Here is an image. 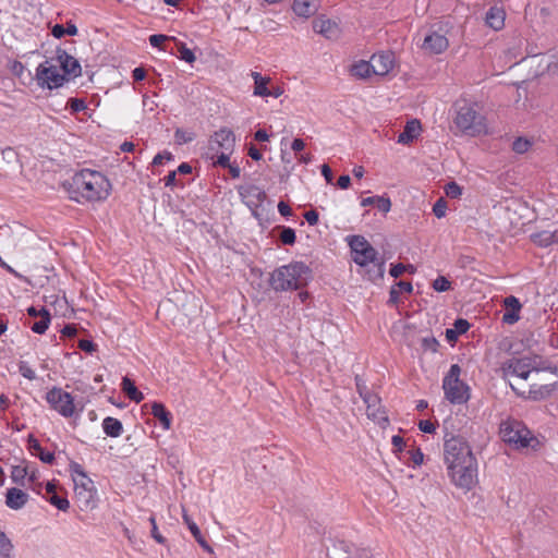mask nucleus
<instances>
[{
  "label": "nucleus",
  "instance_id": "1",
  "mask_svg": "<svg viewBox=\"0 0 558 558\" xmlns=\"http://www.w3.org/2000/svg\"><path fill=\"white\" fill-rule=\"evenodd\" d=\"M444 462L453 485L470 490L477 480V460L469 442L461 435L444 436Z\"/></svg>",
  "mask_w": 558,
  "mask_h": 558
},
{
  "label": "nucleus",
  "instance_id": "2",
  "mask_svg": "<svg viewBox=\"0 0 558 558\" xmlns=\"http://www.w3.org/2000/svg\"><path fill=\"white\" fill-rule=\"evenodd\" d=\"M111 191V183L99 171L83 169L76 172L71 180L69 193L71 198L81 203L101 202L107 199Z\"/></svg>",
  "mask_w": 558,
  "mask_h": 558
},
{
  "label": "nucleus",
  "instance_id": "3",
  "mask_svg": "<svg viewBox=\"0 0 558 558\" xmlns=\"http://www.w3.org/2000/svg\"><path fill=\"white\" fill-rule=\"evenodd\" d=\"M312 279V269L304 262H291L276 268L268 279L269 287L276 292L301 290Z\"/></svg>",
  "mask_w": 558,
  "mask_h": 558
},
{
  "label": "nucleus",
  "instance_id": "4",
  "mask_svg": "<svg viewBox=\"0 0 558 558\" xmlns=\"http://www.w3.org/2000/svg\"><path fill=\"white\" fill-rule=\"evenodd\" d=\"M501 439L513 446L515 449L532 448L536 449L539 445L538 439L517 420H509L500 424Z\"/></svg>",
  "mask_w": 558,
  "mask_h": 558
},
{
  "label": "nucleus",
  "instance_id": "5",
  "mask_svg": "<svg viewBox=\"0 0 558 558\" xmlns=\"http://www.w3.org/2000/svg\"><path fill=\"white\" fill-rule=\"evenodd\" d=\"M454 124L461 132L471 136L480 135L485 131L484 117L473 105L466 102L458 107Z\"/></svg>",
  "mask_w": 558,
  "mask_h": 558
},
{
  "label": "nucleus",
  "instance_id": "6",
  "mask_svg": "<svg viewBox=\"0 0 558 558\" xmlns=\"http://www.w3.org/2000/svg\"><path fill=\"white\" fill-rule=\"evenodd\" d=\"M461 367L458 364H452L448 374L442 380V388L446 399L453 404L465 403L469 398V386L460 380Z\"/></svg>",
  "mask_w": 558,
  "mask_h": 558
},
{
  "label": "nucleus",
  "instance_id": "7",
  "mask_svg": "<svg viewBox=\"0 0 558 558\" xmlns=\"http://www.w3.org/2000/svg\"><path fill=\"white\" fill-rule=\"evenodd\" d=\"M349 245L354 263L361 267H368L371 263H376L380 258L378 252L362 235H352Z\"/></svg>",
  "mask_w": 558,
  "mask_h": 558
},
{
  "label": "nucleus",
  "instance_id": "8",
  "mask_svg": "<svg viewBox=\"0 0 558 558\" xmlns=\"http://www.w3.org/2000/svg\"><path fill=\"white\" fill-rule=\"evenodd\" d=\"M35 80L41 88H59L69 81L65 74H61L56 65L49 63L48 60L38 64L35 73Z\"/></svg>",
  "mask_w": 558,
  "mask_h": 558
},
{
  "label": "nucleus",
  "instance_id": "9",
  "mask_svg": "<svg viewBox=\"0 0 558 558\" xmlns=\"http://www.w3.org/2000/svg\"><path fill=\"white\" fill-rule=\"evenodd\" d=\"M46 401L50 408L63 417H71L74 414V398L62 388L53 387L46 393Z\"/></svg>",
  "mask_w": 558,
  "mask_h": 558
},
{
  "label": "nucleus",
  "instance_id": "10",
  "mask_svg": "<svg viewBox=\"0 0 558 558\" xmlns=\"http://www.w3.org/2000/svg\"><path fill=\"white\" fill-rule=\"evenodd\" d=\"M74 493L75 502L82 511L93 510L97 507V489L92 480L87 485L86 482H78L77 478H74Z\"/></svg>",
  "mask_w": 558,
  "mask_h": 558
},
{
  "label": "nucleus",
  "instance_id": "11",
  "mask_svg": "<svg viewBox=\"0 0 558 558\" xmlns=\"http://www.w3.org/2000/svg\"><path fill=\"white\" fill-rule=\"evenodd\" d=\"M531 357H512L502 363L501 369L505 375H515L522 379H527L532 369H534Z\"/></svg>",
  "mask_w": 558,
  "mask_h": 558
},
{
  "label": "nucleus",
  "instance_id": "12",
  "mask_svg": "<svg viewBox=\"0 0 558 558\" xmlns=\"http://www.w3.org/2000/svg\"><path fill=\"white\" fill-rule=\"evenodd\" d=\"M57 60L60 63V68L62 69L63 73L65 74V77L75 78L81 76L82 74V66L74 57L69 54L65 50L61 48H57L56 50Z\"/></svg>",
  "mask_w": 558,
  "mask_h": 558
},
{
  "label": "nucleus",
  "instance_id": "13",
  "mask_svg": "<svg viewBox=\"0 0 558 558\" xmlns=\"http://www.w3.org/2000/svg\"><path fill=\"white\" fill-rule=\"evenodd\" d=\"M366 404V413L368 418L377 422L379 425L384 426L388 423V416L386 415V411L381 407V400L376 393H372L363 399Z\"/></svg>",
  "mask_w": 558,
  "mask_h": 558
},
{
  "label": "nucleus",
  "instance_id": "14",
  "mask_svg": "<svg viewBox=\"0 0 558 558\" xmlns=\"http://www.w3.org/2000/svg\"><path fill=\"white\" fill-rule=\"evenodd\" d=\"M449 46L447 37L436 31H432L424 38L422 48L430 54H439Z\"/></svg>",
  "mask_w": 558,
  "mask_h": 558
},
{
  "label": "nucleus",
  "instance_id": "15",
  "mask_svg": "<svg viewBox=\"0 0 558 558\" xmlns=\"http://www.w3.org/2000/svg\"><path fill=\"white\" fill-rule=\"evenodd\" d=\"M373 73L379 76L387 75L393 68L395 56L390 51L374 53L371 58Z\"/></svg>",
  "mask_w": 558,
  "mask_h": 558
},
{
  "label": "nucleus",
  "instance_id": "16",
  "mask_svg": "<svg viewBox=\"0 0 558 558\" xmlns=\"http://www.w3.org/2000/svg\"><path fill=\"white\" fill-rule=\"evenodd\" d=\"M211 141L217 144L223 151L233 153L235 146V135L232 130L228 128H221L216 131L211 136Z\"/></svg>",
  "mask_w": 558,
  "mask_h": 558
},
{
  "label": "nucleus",
  "instance_id": "17",
  "mask_svg": "<svg viewBox=\"0 0 558 558\" xmlns=\"http://www.w3.org/2000/svg\"><path fill=\"white\" fill-rule=\"evenodd\" d=\"M313 29L326 37L327 39H333L339 36L340 29L336 22L331 20L317 17L313 21Z\"/></svg>",
  "mask_w": 558,
  "mask_h": 558
},
{
  "label": "nucleus",
  "instance_id": "18",
  "mask_svg": "<svg viewBox=\"0 0 558 558\" xmlns=\"http://www.w3.org/2000/svg\"><path fill=\"white\" fill-rule=\"evenodd\" d=\"M46 494L44 498L54 506L60 511H68L70 508V502L66 497L60 496L57 493V486L52 482H47L45 486Z\"/></svg>",
  "mask_w": 558,
  "mask_h": 558
},
{
  "label": "nucleus",
  "instance_id": "19",
  "mask_svg": "<svg viewBox=\"0 0 558 558\" xmlns=\"http://www.w3.org/2000/svg\"><path fill=\"white\" fill-rule=\"evenodd\" d=\"M28 498V494L24 490L16 487H11L7 490L5 494V505L12 510H20L27 504Z\"/></svg>",
  "mask_w": 558,
  "mask_h": 558
},
{
  "label": "nucleus",
  "instance_id": "20",
  "mask_svg": "<svg viewBox=\"0 0 558 558\" xmlns=\"http://www.w3.org/2000/svg\"><path fill=\"white\" fill-rule=\"evenodd\" d=\"M320 5V0H294L292 9L298 16L310 17L314 15Z\"/></svg>",
  "mask_w": 558,
  "mask_h": 558
},
{
  "label": "nucleus",
  "instance_id": "21",
  "mask_svg": "<svg viewBox=\"0 0 558 558\" xmlns=\"http://www.w3.org/2000/svg\"><path fill=\"white\" fill-rule=\"evenodd\" d=\"M421 131V122L417 119L408 121L404 125L403 131L398 135L399 144H410L417 138Z\"/></svg>",
  "mask_w": 558,
  "mask_h": 558
},
{
  "label": "nucleus",
  "instance_id": "22",
  "mask_svg": "<svg viewBox=\"0 0 558 558\" xmlns=\"http://www.w3.org/2000/svg\"><path fill=\"white\" fill-rule=\"evenodd\" d=\"M27 448L29 451L35 453L41 462L47 464H53L54 463V453L50 451H46L39 441L34 437L33 434H29L27 437Z\"/></svg>",
  "mask_w": 558,
  "mask_h": 558
},
{
  "label": "nucleus",
  "instance_id": "23",
  "mask_svg": "<svg viewBox=\"0 0 558 558\" xmlns=\"http://www.w3.org/2000/svg\"><path fill=\"white\" fill-rule=\"evenodd\" d=\"M183 521L187 525L190 532L194 536L195 541L199 544V546L205 551H207L209 554H213L214 553L213 547L208 544L206 538L203 536V534H202L199 527L197 526V524L185 513V511L183 512Z\"/></svg>",
  "mask_w": 558,
  "mask_h": 558
},
{
  "label": "nucleus",
  "instance_id": "24",
  "mask_svg": "<svg viewBox=\"0 0 558 558\" xmlns=\"http://www.w3.org/2000/svg\"><path fill=\"white\" fill-rule=\"evenodd\" d=\"M505 17H506V13H505L504 9L497 8V7H492L486 12L485 21L489 27H492L495 31H499L505 25Z\"/></svg>",
  "mask_w": 558,
  "mask_h": 558
},
{
  "label": "nucleus",
  "instance_id": "25",
  "mask_svg": "<svg viewBox=\"0 0 558 558\" xmlns=\"http://www.w3.org/2000/svg\"><path fill=\"white\" fill-rule=\"evenodd\" d=\"M151 414L160 422L163 429H170L172 414L166 409L161 402H154L151 404Z\"/></svg>",
  "mask_w": 558,
  "mask_h": 558
},
{
  "label": "nucleus",
  "instance_id": "26",
  "mask_svg": "<svg viewBox=\"0 0 558 558\" xmlns=\"http://www.w3.org/2000/svg\"><path fill=\"white\" fill-rule=\"evenodd\" d=\"M361 206H376L377 209L384 214H387L391 209V201L387 196H369L361 201Z\"/></svg>",
  "mask_w": 558,
  "mask_h": 558
},
{
  "label": "nucleus",
  "instance_id": "27",
  "mask_svg": "<svg viewBox=\"0 0 558 558\" xmlns=\"http://www.w3.org/2000/svg\"><path fill=\"white\" fill-rule=\"evenodd\" d=\"M104 433L112 438L120 437L123 433V425L121 421L116 417L107 416L102 421Z\"/></svg>",
  "mask_w": 558,
  "mask_h": 558
},
{
  "label": "nucleus",
  "instance_id": "28",
  "mask_svg": "<svg viewBox=\"0 0 558 558\" xmlns=\"http://www.w3.org/2000/svg\"><path fill=\"white\" fill-rule=\"evenodd\" d=\"M121 389L130 400L136 403L141 402L144 399V395L137 389L134 380L126 376L122 378Z\"/></svg>",
  "mask_w": 558,
  "mask_h": 558
},
{
  "label": "nucleus",
  "instance_id": "29",
  "mask_svg": "<svg viewBox=\"0 0 558 558\" xmlns=\"http://www.w3.org/2000/svg\"><path fill=\"white\" fill-rule=\"evenodd\" d=\"M254 78V95L260 97L269 96V87L267 86L269 77L262 76L258 72H252Z\"/></svg>",
  "mask_w": 558,
  "mask_h": 558
},
{
  "label": "nucleus",
  "instance_id": "30",
  "mask_svg": "<svg viewBox=\"0 0 558 558\" xmlns=\"http://www.w3.org/2000/svg\"><path fill=\"white\" fill-rule=\"evenodd\" d=\"M555 390V385L531 386L529 390V399L538 401L548 398Z\"/></svg>",
  "mask_w": 558,
  "mask_h": 558
},
{
  "label": "nucleus",
  "instance_id": "31",
  "mask_svg": "<svg viewBox=\"0 0 558 558\" xmlns=\"http://www.w3.org/2000/svg\"><path fill=\"white\" fill-rule=\"evenodd\" d=\"M40 312H41L40 319L29 326L32 331L35 333H38V335L45 333L49 327L50 322H51L50 312L45 306L40 307Z\"/></svg>",
  "mask_w": 558,
  "mask_h": 558
},
{
  "label": "nucleus",
  "instance_id": "32",
  "mask_svg": "<svg viewBox=\"0 0 558 558\" xmlns=\"http://www.w3.org/2000/svg\"><path fill=\"white\" fill-rule=\"evenodd\" d=\"M373 73V63L371 61H359L351 68V74L359 78H367Z\"/></svg>",
  "mask_w": 558,
  "mask_h": 558
},
{
  "label": "nucleus",
  "instance_id": "33",
  "mask_svg": "<svg viewBox=\"0 0 558 558\" xmlns=\"http://www.w3.org/2000/svg\"><path fill=\"white\" fill-rule=\"evenodd\" d=\"M531 240L534 244L541 246V247H548L555 242V233L544 230L537 233H533L531 235Z\"/></svg>",
  "mask_w": 558,
  "mask_h": 558
},
{
  "label": "nucleus",
  "instance_id": "34",
  "mask_svg": "<svg viewBox=\"0 0 558 558\" xmlns=\"http://www.w3.org/2000/svg\"><path fill=\"white\" fill-rule=\"evenodd\" d=\"M275 230L279 231V240L283 245H294L296 242L295 230L291 227L277 226Z\"/></svg>",
  "mask_w": 558,
  "mask_h": 558
},
{
  "label": "nucleus",
  "instance_id": "35",
  "mask_svg": "<svg viewBox=\"0 0 558 558\" xmlns=\"http://www.w3.org/2000/svg\"><path fill=\"white\" fill-rule=\"evenodd\" d=\"M366 270V275L371 281H375L378 279H383L385 274V260L383 258H379L376 260V263H371Z\"/></svg>",
  "mask_w": 558,
  "mask_h": 558
},
{
  "label": "nucleus",
  "instance_id": "36",
  "mask_svg": "<svg viewBox=\"0 0 558 558\" xmlns=\"http://www.w3.org/2000/svg\"><path fill=\"white\" fill-rule=\"evenodd\" d=\"M28 475V468L22 466V465H14L12 466L11 471V478L12 482L24 486L25 485V477Z\"/></svg>",
  "mask_w": 558,
  "mask_h": 558
},
{
  "label": "nucleus",
  "instance_id": "37",
  "mask_svg": "<svg viewBox=\"0 0 558 558\" xmlns=\"http://www.w3.org/2000/svg\"><path fill=\"white\" fill-rule=\"evenodd\" d=\"M69 471L73 480L77 478L78 482H86V484L89 485L90 478L86 475L83 466L80 463L72 461L69 465Z\"/></svg>",
  "mask_w": 558,
  "mask_h": 558
},
{
  "label": "nucleus",
  "instance_id": "38",
  "mask_svg": "<svg viewBox=\"0 0 558 558\" xmlns=\"http://www.w3.org/2000/svg\"><path fill=\"white\" fill-rule=\"evenodd\" d=\"M239 194L241 196H246V195H254L257 201L259 202H264L266 199V192L264 190H260L259 187L255 186V185H250L247 186L246 189H243L242 186L239 189Z\"/></svg>",
  "mask_w": 558,
  "mask_h": 558
},
{
  "label": "nucleus",
  "instance_id": "39",
  "mask_svg": "<svg viewBox=\"0 0 558 558\" xmlns=\"http://www.w3.org/2000/svg\"><path fill=\"white\" fill-rule=\"evenodd\" d=\"M12 548L11 541L0 531V558H11Z\"/></svg>",
  "mask_w": 558,
  "mask_h": 558
},
{
  "label": "nucleus",
  "instance_id": "40",
  "mask_svg": "<svg viewBox=\"0 0 558 558\" xmlns=\"http://www.w3.org/2000/svg\"><path fill=\"white\" fill-rule=\"evenodd\" d=\"M178 51H179V58L187 63H193L195 61V54L194 52L186 47V45L182 41L177 43Z\"/></svg>",
  "mask_w": 558,
  "mask_h": 558
},
{
  "label": "nucleus",
  "instance_id": "41",
  "mask_svg": "<svg viewBox=\"0 0 558 558\" xmlns=\"http://www.w3.org/2000/svg\"><path fill=\"white\" fill-rule=\"evenodd\" d=\"M66 105L72 113H77V112H81V111L87 109L86 101L82 98H76V97L69 98Z\"/></svg>",
  "mask_w": 558,
  "mask_h": 558
},
{
  "label": "nucleus",
  "instance_id": "42",
  "mask_svg": "<svg viewBox=\"0 0 558 558\" xmlns=\"http://www.w3.org/2000/svg\"><path fill=\"white\" fill-rule=\"evenodd\" d=\"M437 292H446L451 289V282L444 276H438L432 284Z\"/></svg>",
  "mask_w": 558,
  "mask_h": 558
},
{
  "label": "nucleus",
  "instance_id": "43",
  "mask_svg": "<svg viewBox=\"0 0 558 558\" xmlns=\"http://www.w3.org/2000/svg\"><path fill=\"white\" fill-rule=\"evenodd\" d=\"M530 146V141L523 137H517L512 143V150L517 154H524L529 150Z\"/></svg>",
  "mask_w": 558,
  "mask_h": 558
},
{
  "label": "nucleus",
  "instance_id": "44",
  "mask_svg": "<svg viewBox=\"0 0 558 558\" xmlns=\"http://www.w3.org/2000/svg\"><path fill=\"white\" fill-rule=\"evenodd\" d=\"M445 193L450 198H458L462 195V187L454 181L446 184Z\"/></svg>",
  "mask_w": 558,
  "mask_h": 558
},
{
  "label": "nucleus",
  "instance_id": "45",
  "mask_svg": "<svg viewBox=\"0 0 558 558\" xmlns=\"http://www.w3.org/2000/svg\"><path fill=\"white\" fill-rule=\"evenodd\" d=\"M424 351L437 352L439 342L435 337H424L421 341Z\"/></svg>",
  "mask_w": 558,
  "mask_h": 558
},
{
  "label": "nucleus",
  "instance_id": "46",
  "mask_svg": "<svg viewBox=\"0 0 558 558\" xmlns=\"http://www.w3.org/2000/svg\"><path fill=\"white\" fill-rule=\"evenodd\" d=\"M195 138L194 133H187L182 129H177L174 132V140L178 144L190 143Z\"/></svg>",
  "mask_w": 558,
  "mask_h": 558
},
{
  "label": "nucleus",
  "instance_id": "47",
  "mask_svg": "<svg viewBox=\"0 0 558 558\" xmlns=\"http://www.w3.org/2000/svg\"><path fill=\"white\" fill-rule=\"evenodd\" d=\"M230 155L231 154H229V151H226V150L223 151L222 150L221 154L216 157V159H214V157L211 158L213 159V166L226 169L231 163Z\"/></svg>",
  "mask_w": 558,
  "mask_h": 558
},
{
  "label": "nucleus",
  "instance_id": "48",
  "mask_svg": "<svg viewBox=\"0 0 558 558\" xmlns=\"http://www.w3.org/2000/svg\"><path fill=\"white\" fill-rule=\"evenodd\" d=\"M409 454H410V460L413 464V468L420 466L423 463L424 453L422 452V450L418 447L412 448L411 450H409Z\"/></svg>",
  "mask_w": 558,
  "mask_h": 558
},
{
  "label": "nucleus",
  "instance_id": "49",
  "mask_svg": "<svg viewBox=\"0 0 558 558\" xmlns=\"http://www.w3.org/2000/svg\"><path fill=\"white\" fill-rule=\"evenodd\" d=\"M355 386L356 391L359 392L360 397L365 399L367 396H371L373 392L367 388L365 381L359 376H355Z\"/></svg>",
  "mask_w": 558,
  "mask_h": 558
},
{
  "label": "nucleus",
  "instance_id": "50",
  "mask_svg": "<svg viewBox=\"0 0 558 558\" xmlns=\"http://www.w3.org/2000/svg\"><path fill=\"white\" fill-rule=\"evenodd\" d=\"M9 69L11 71V73L19 77V78H22L24 72H25V66L24 64L21 62V61H17V60H12L9 62Z\"/></svg>",
  "mask_w": 558,
  "mask_h": 558
},
{
  "label": "nucleus",
  "instance_id": "51",
  "mask_svg": "<svg viewBox=\"0 0 558 558\" xmlns=\"http://www.w3.org/2000/svg\"><path fill=\"white\" fill-rule=\"evenodd\" d=\"M446 210H447V202L442 197L438 198L433 206L434 215L437 218H441L446 215Z\"/></svg>",
  "mask_w": 558,
  "mask_h": 558
},
{
  "label": "nucleus",
  "instance_id": "52",
  "mask_svg": "<svg viewBox=\"0 0 558 558\" xmlns=\"http://www.w3.org/2000/svg\"><path fill=\"white\" fill-rule=\"evenodd\" d=\"M19 372L28 380H34L36 378L35 372L31 368L27 362L21 361L19 363Z\"/></svg>",
  "mask_w": 558,
  "mask_h": 558
},
{
  "label": "nucleus",
  "instance_id": "53",
  "mask_svg": "<svg viewBox=\"0 0 558 558\" xmlns=\"http://www.w3.org/2000/svg\"><path fill=\"white\" fill-rule=\"evenodd\" d=\"M504 304L507 308H509L508 311L520 312L522 307L519 299L513 295L505 298Z\"/></svg>",
  "mask_w": 558,
  "mask_h": 558
},
{
  "label": "nucleus",
  "instance_id": "54",
  "mask_svg": "<svg viewBox=\"0 0 558 558\" xmlns=\"http://www.w3.org/2000/svg\"><path fill=\"white\" fill-rule=\"evenodd\" d=\"M470 327V323L464 318H457L453 323V329L459 333V336L465 333Z\"/></svg>",
  "mask_w": 558,
  "mask_h": 558
},
{
  "label": "nucleus",
  "instance_id": "55",
  "mask_svg": "<svg viewBox=\"0 0 558 558\" xmlns=\"http://www.w3.org/2000/svg\"><path fill=\"white\" fill-rule=\"evenodd\" d=\"M77 347L86 353H93L97 349V345L94 343V341L88 339L78 340Z\"/></svg>",
  "mask_w": 558,
  "mask_h": 558
},
{
  "label": "nucleus",
  "instance_id": "56",
  "mask_svg": "<svg viewBox=\"0 0 558 558\" xmlns=\"http://www.w3.org/2000/svg\"><path fill=\"white\" fill-rule=\"evenodd\" d=\"M174 156L170 153V151H162V153H158L154 159H153V165L154 166H159V165H162L165 160L167 161H170V160H173Z\"/></svg>",
  "mask_w": 558,
  "mask_h": 558
},
{
  "label": "nucleus",
  "instance_id": "57",
  "mask_svg": "<svg viewBox=\"0 0 558 558\" xmlns=\"http://www.w3.org/2000/svg\"><path fill=\"white\" fill-rule=\"evenodd\" d=\"M418 428L420 430H422L423 433H426V434H432L435 432L436 429V424L433 423L432 421L429 420H422L420 421L418 423Z\"/></svg>",
  "mask_w": 558,
  "mask_h": 558
},
{
  "label": "nucleus",
  "instance_id": "58",
  "mask_svg": "<svg viewBox=\"0 0 558 558\" xmlns=\"http://www.w3.org/2000/svg\"><path fill=\"white\" fill-rule=\"evenodd\" d=\"M168 39L169 37L167 35L154 34L149 36V44L155 48H159L161 44Z\"/></svg>",
  "mask_w": 558,
  "mask_h": 558
},
{
  "label": "nucleus",
  "instance_id": "59",
  "mask_svg": "<svg viewBox=\"0 0 558 558\" xmlns=\"http://www.w3.org/2000/svg\"><path fill=\"white\" fill-rule=\"evenodd\" d=\"M407 270V266L401 264V263H398V264H392L391 267H390V270H389V274L391 277L393 278H398L400 277L404 271Z\"/></svg>",
  "mask_w": 558,
  "mask_h": 558
},
{
  "label": "nucleus",
  "instance_id": "60",
  "mask_svg": "<svg viewBox=\"0 0 558 558\" xmlns=\"http://www.w3.org/2000/svg\"><path fill=\"white\" fill-rule=\"evenodd\" d=\"M520 312L507 311L502 316V322L506 324H514L520 319Z\"/></svg>",
  "mask_w": 558,
  "mask_h": 558
},
{
  "label": "nucleus",
  "instance_id": "61",
  "mask_svg": "<svg viewBox=\"0 0 558 558\" xmlns=\"http://www.w3.org/2000/svg\"><path fill=\"white\" fill-rule=\"evenodd\" d=\"M304 218L310 226H316L319 220V215L315 209H312L304 214Z\"/></svg>",
  "mask_w": 558,
  "mask_h": 558
},
{
  "label": "nucleus",
  "instance_id": "62",
  "mask_svg": "<svg viewBox=\"0 0 558 558\" xmlns=\"http://www.w3.org/2000/svg\"><path fill=\"white\" fill-rule=\"evenodd\" d=\"M399 302H400V291L395 286H392L390 289V292H389L388 304L396 306L399 304Z\"/></svg>",
  "mask_w": 558,
  "mask_h": 558
},
{
  "label": "nucleus",
  "instance_id": "63",
  "mask_svg": "<svg viewBox=\"0 0 558 558\" xmlns=\"http://www.w3.org/2000/svg\"><path fill=\"white\" fill-rule=\"evenodd\" d=\"M391 444L396 452H401L404 447V439L399 435H395L391 438Z\"/></svg>",
  "mask_w": 558,
  "mask_h": 558
},
{
  "label": "nucleus",
  "instance_id": "64",
  "mask_svg": "<svg viewBox=\"0 0 558 558\" xmlns=\"http://www.w3.org/2000/svg\"><path fill=\"white\" fill-rule=\"evenodd\" d=\"M320 170H322V174L325 178L326 182L328 184H331L332 180H333V173H332L331 168L327 163H324L322 166Z\"/></svg>",
  "mask_w": 558,
  "mask_h": 558
}]
</instances>
